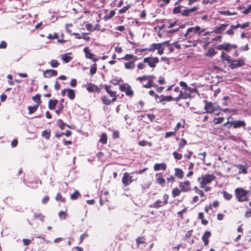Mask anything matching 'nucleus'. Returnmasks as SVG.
Returning a JSON list of instances; mask_svg holds the SVG:
<instances>
[{"instance_id": "24", "label": "nucleus", "mask_w": 251, "mask_h": 251, "mask_svg": "<svg viewBox=\"0 0 251 251\" xmlns=\"http://www.w3.org/2000/svg\"><path fill=\"white\" fill-rule=\"evenodd\" d=\"M236 167L239 169L238 173L239 174H246L247 173V165H244L242 164H238L236 165Z\"/></svg>"}, {"instance_id": "11", "label": "nucleus", "mask_w": 251, "mask_h": 251, "mask_svg": "<svg viewBox=\"0 0 251 251\" xmlns=\"http://www.w3.org/2000/svg\"><path fill=\"white\" fill-rule=\"evenodd\" d=\"M119 89L121 91L125 92L126 96L131 97L134 95V92L131 89V86L127 83L121 85Z\"/></svg>"}, {"instance_id": "47", "label": "nucleus", "mask_w": 251, "mask_h": 251, "mask_svg": "<svg viewBox=\"0 0 251 251\" xmlns=\"http://www.w3.org/2000/svg\"><path fill=\"white\" fill-rule=\"evenodd\" d=\"M173 155L175 159L176 160H180L182 158V155L177 151H174Z\"/></svg>"}, {"instance_id": "2", "label": "nucleus", "mask_w": 251, "mask_h": 251, "mask_svg": "<svg viewBox=\"0 0 251 251\" xmlns=\"http://www.w3.org/2000/svg\"><path fill=\"white\" fill-rule=\"evenodd\" d=\"M102 86L104 87V89L105 90L107 93L111 97H112L111 100H109L106 96H104L101 98L102 102L104 104L108 105L111 103L116 101L117 99V97L118 96V95H117V92L112 90L111 89V86L110 85H105Z\"/></svg>"}, {"instance_id": "43", "label": "nucleus", "mask_w": 251, "mask_h": 251, "mask_svg": "<svg viewBox=\"0 0 251 251\" xmlns=\"http://www.w3.org/2000/svg\"><path fill=\"white\" fill-rule=\"evenodd\" d=\"M40 95L39 94H37L35 96L32 97V100L37 103V105H39L41 103V100H40Z\"/></svg>"}, {"instance_id": "54", "label": "nucleus", "mask_w": 251, "mask_h": 251, "mask_svg": "<svg viewBox=\"0 0 251 251\" xmlns=\"http://www.w3.org/2000/svg\"><path fill=\"white\" fill-rule=\"evenodd\" d=\"M34 218H39L40 220L42 221H44V216L41 213H35L34 214Z\"/></svg>"}, {"instance_id": "22", "label": "nucleus", "mask_w": 251, "mask_h": 251, "mask_svg": "<svg viewBox=\"0 0 251 251\" xmlns=\"http://www.w3.org/2000/svg\"><path fill=\"white\" fill-rule=\"evenodd\" d=\"M175 177L182 179L184 177V172L182 169L178 168H175Z\"/></svg>"}, {"instance_id": "62", "label": "nucleus", "mask_w": 251, "mask_h": 251, "mask_svg": "<svg viewBox=\"0 0 251 251\" xmlns=\"http://www.w3.org/2000/svg\"><path fill=\"white\" fill-rule=\"evenodd\" d=\"M193 231V229L188 230V232L185 234L184 239L186 240L187 238H190L192 236Z\"/></svg>"}, {"instance_id": "18", "label": "nucleus", "mask_w": 251, "mask_h": 251, "mask_svg": "<svg viewBox=\"0 0 251 251\" xmlns=\"http://www.w3.org/2000/svg\"><path fill=\"white\" fill-rule=\"evenodd\" d=\"M167 165L164 163H156L153 166V169L155 171H158L160 170L165 171L167 169Z\"/></svg>"}, {"instance_id": "55", "label": "nucleus", "mask_w": 251, "mask_h": 251, "mask_svg": "<svg viewBox=\"0 0 251 251\" xmlns=\"http://www.w3.org/2000/svg\"><path fill=\"white\" fill-rule=\"evenodd\" d=\"M50 64L52 67L56 68L58 66L59 64L58 63L56 60L53 59L50 61Z\"/></svg>"}, {"instance_id": "58", "label": "nucleus", "mask_w": 251, "mask_h": 251, "mask_svg": "<svg viewBox=\"0 0 251 251\" xmlns=\"http://www.w3.org/2000/svg\"><path fill=\"white\" fill-rule=\"evenodd\" d=\"M58 215L61 219L64 220L66 219L67 213L65 212L61 211L59 213Z\"/></svg>"}, {"instance_id": "32", "label": "nucleus", "mask_w": 251, "mask_h": 251, "mask_svg": "<svg viewBox=\"0 0 251 251\" xmlns=\"http://www.w3.org/2000/svg\"><path fill=\"white\" fill-rule=\"evenodd\" d=\"M181 192H182L181 191V189H179L177 187H175L173 189L172 191V197L175 198L180 195Z\"/></svg>"}, {"instance_id": "14", "label": "nucleus", "mask_w": 251, "mask_h": 251, "mask_svg": "<svg viewBox=\"0 0 251 251\" xmlns=\"http://www.w3.org/2000/svg\"><path fill=\"white\" fill-rule=\"evenodd\" d=\"M193 98V96L190 95V93H187L186 91H180L178 97L174 98V100L178 102L181 99H192Z\"/></svg>"}, {"instance_id": "4", "label": "nucleus", "mask_w": 251, "mask_h": 251, "mask_svg": "<svg viewBox=\"0 0 251 251\" xmlns=\"http://www.w3.org/2000/svg\"><path fill=\"white\" fill-rule=\"evenodd\" d=\"M200 30L201 27L199 25L189 27L184 34L183 37L185 39L195 41L196 35L200 36Z\"/></svg>"}, {"instance_id": "60", "label": "nucleus", "mask_w": 251, "mask_h": 251, "mask_svg": "<svg viewBox=\"0 0 251 251\" xmlns=\"http://www.w3.org/2000/svg\"><path fill=\"white\" fill-rule=\"evenodd\" d=\"M175 135H176V132L175 131H170V132H167L166 133L165 137L166 138H168L171 137L172 136H175Z\"/></svg>"}, {"instance_id": "35", "label": "nucleus", "mask_w": 251, "mask_h": 251, "mask_svg": "<svg viewBox=\"0 0 251 251\" xmlns=\"http://www.w3.org/2000/svg\"><path fill=\"white\" fill-rule=\"evenodd\" d=\"M122 59L126 61L132 59L135 61L137 59V57L136 56H134L132 54H127L124 57H122Z\"/></svg>"}, {"instance_id": "19", "label": "nucleus", "mask_w": 251, "mask_h": 251, "mask_svg": "<svg viewBox=\"0 0 251 251\" xmlns=\"http://www.w3.org/2000/svg\"><path fill=\"white\" fill-rule=\"evenodd\" d=\"M238 10H243L242 13L247 15L251 12V4L248 5L247 8H245L243 4H241L237 7Z\"/></svg>"}, {"instance_id": "20", "label": "nucleus", "mask_w": 251, "mask_h": 251, "mask_svg": "<svg viewBox=\"0 0 251 251\" xmlns=\"http://www.w3.org/2000/svg\"><path fill=\"white\" fill-rule=\"evenodd\" d=\"M211 233L209 231H205L202 236L201 239L204 243V246H207L209 243V238L211 236Z\"/></svg>"}, {"instance_id": "30", "label": "nucleus", "mask_w": 251, "mask_h": 251, "mask_svg": "<svg viewBox=\"0 0 251 251\" xmlns=\"http://www.w3.org/2000/svg\"><path fill=\"white\" fill-rule=\"evenodd\" d=\"M151 185V182L150 180L144 181L141 184V187L142 190H145L150 188Z\"/></svg>"}, {"instance_id": "53", "label": "nucleus", "mask_w": 251, "mask_h": 251, "mask_svg": "<svg viewBox=\"0 0 251 251\" xmlns=\"http://www.w3.org/2000/svg\"><path fill=\"white\" fill-rule=\"evenodd\" d=\"M222 58L225 60H226L229 62H230L231 60H230V57L227 54H226L225 52H222Z\"/></svg>"}, {"instance_id": "57", "label": "nucleus", "mask_w": 251, "mask_h": 251, "mask_svg": "<svg viewBox=\"0 0 251 251\" xmlns=\"http://www.w3.org/2000/svg\"><path fill=\"white\" fill-rule=\"evenodd\" d=\"M86 89L89 92H93L94 91V88H93V85L91 84V83H88L87 82V85L86 86Z\"/></svg>"}, {"instance_id": "34", "label": "nucleus", "mask_w": 251, "mask_h": 251, "mask_svg": "<svg viewBox=\"0 0 251 251\" xmlns=\"http://www.w3.org/2000/svg\"><path fill=\"white\" fill-rule=\"evenodd\" d=\"M99 141L102 144H106L107 142V136L106 133H102Z\"/></svg>"}, {"instance_id": "50", "label": "nucleus", "mask_w": 251, "mask_h": 251, "mask_svg": "<svg viewBox=\"0 0 251 251\" xmlns=\"http://www.w3.org/2000/svg\"><path fill=\"white\" fill-rule=\"evenodd\" d=\"M250 25V22H245L242 24H239V28L240 27L242 29L246 28L248 27H249Z\"/></svg>"}, {"instance_id": "16", "label": "nucleus", "mask_w": 251, "mask_h": 251, "mask_svg": "<svg viewBox=\"0 0 251 251\" xmlns=\"http://www.w3.org/2000/svg\"><path fill=\"white\" fill-rule=\"evenodd\" d=\"M204 101L205 102L204 109L206 113L211 114L217 110V107L213 103L211 102H207L206 100Z\"/></svg>"}, {"instance_id": "51", "label": "nucleus", "mask_w": 251, "mask_h": 251, "mask_svg": "<svg viewBox=\"0 0 251 251\" xmlns=\"http://www.w3.org/2000/svg\"><path fill=\"white\" fill-rule=\"evenodd\" d=\"M57 123L58 124V126L61 129H64L65 128V126H66V124L64 123L62 120L59 119L57 121Z\"/></svg>"}, {"instance_id": "52", "label": "nucleus", "mask_w": 251, "mask_h": 251, "mask_svg": "<svg viewBox=\"0 0 251 251\" xmlns=\"http://www.w3.org/2000/svg\"><path fill=\"white\" fill-rule=\"evenodd\" d=\"M80 196V194L78 191H75L73 194L71 196V198L72 200L77 199L78 196Z\"/></svg>"}, {"instance_id": "36", "label": "nucleus", "mask_w": 251, "mask_h": 251, "mask_svg": "<svg viewBox=\"0 0 251 251\" xmlns=\"http://www.w3.org/2000/svg\"><path fill=\"white\" fill-rule=\"evenodd\" d=\"M73 35H75L76 38L77 39H84L87 40H89V37L87 36V35L84 33H81V34H79L78 33H73Z\"/></svg>"}, {"instance_id": "13", "label": "nucleus", "mask_w": 251, "mask_h": 251, "mask_svg": "<svg viewBox=\"0 0 251 251\" xmlns=\"http://www.w3.org/2000/svg\"><path fill=\"white\" fill-rule=\"evenodd\" d=\"M217 48L219 50H225L226 51H228L231 50L232 48L234 49H237V46L235 44L231 45L229 43H224L222 44L218 45Z\"/></svg>"}, {"instance_id": "21", "label": "nucleus", "mask_w": 251, "mask_h": 251, "mask_svg": "<svg viewBox=\"0 0 251 251\" xmlns=\"http://www.w3.org/2000/svg\"><path fill=\"white\" fill-rule=\"evenodd\" d=\"M198 9V7L194 6L192 8L184 9L181 12V15L183 16H188L190 13L196 11Z\"/></svg>"}, {"instance_id": "46", "label": "nucleus", "mask_w": 251, "mask_h": 251, "mask_svg": "<svg viewBox=\"0 0 251 251\" xmlns=\"http://www.w3.org/2000/svg\"><path fill=\"white\" fill-rule=\"evenodd\" d=\"M224 117L215 118L213 119V122L215 125L220 124L224 121Z\"/></svg>"}, {"instance_id": "12", "label": "nucleus", "mask_w": 251, "mask_h": 251, "mask_svg": "<svg viewBox=\"0 0 251 251\" xmlns=\"http://www.w3.org/2000/svg\"><path fill=\"white\" fill-rule=\"evenodd\" d=\"M245 65L244 59L240 58L238 60H231L229 67L232 69H234L236 68L242 67Z\"/></svg>"}, {"instance_id": "3", "label": "nucleus", "mask_w": 251, "mask_h": 251, "mask_svg": "<svg viewBox=\"0 0 251 251\" xmlns=\"http://www.w3.org/2000/svg\"><path fill=\"white\" fill-rule=\"evenodd\" d=\"M232 118L231 116L228 117L227 122L223 125V127H226L229 129L232 126L233 128H240L241 127H245L246 126V123L244 120H232L230 121L229 119Z\"/></svg>"}, {"instance_id": "48", "label": "nucleus", "mask_w": 251, "mask_h": 251, "mask_svg": "<svg viewBox=\"0 0 251 251\" xmlns=\"http://www.w3.org/2000/svg\"><path fill=\"white\" fill-rule=\"evenodd\" d=\"M223 197L226 200L228 201L230 200L232 198V195L226 191L223 192Z\"/></svg>"}, {"instance_id": "28", "label": "nucleus", "mask_w": 251, "mask_h": 251, "mask_svg": "<svg viewBox=\"0 0 251 251\" xmlns=\"http://www.w3.org/2000/svg\"><path fill=\"white\" fill-rule=\"evenodd\" d=\"M58 102L57 100H50L49 101V108L50 110H53L55 108L56 105Z\"/></svg>"}, {"instance_id": "1", "label": "nucleus", "mask_w": 251, "mask_h": 251, "mask_svg": "<svg viewBox=\"0 0 251 251\" xmlns=\"http://www.w3.org/2000/svg\"><path fill=\"white\" fill-rule=\"evenodd\" d=\"M159 62V58L157 57H147L143 59V62L139 63L137 65V67L138 70H142L146 68L147 66L146 64H147L150 68L154 69Z\"/></svg>"}, {"instance_id": "49", "label": "nucleus", "mask_w": 251, "mask_h": 251, "mask_svg": "<svg viewBox=\"0 0 251 251\" xmlns=\"http://www.w3.org/2000/svg\"><path fill=\"white\" fill-rule=\"evenodd\" d=\"M42 136L47 139H49L50 137V130H45L42 132Z\"/></svg>"}, {"instance_id": "25", "label": "nucleus", "mask_w": 251, "mask_h": 251, "mask_svg": "<svg viewBox=\"0 0 251 251\" xmlns=\"http://www.w3.org/2000/svg\"><path fill=\"white\" fill-rule=\"evenodd\" d=\"M83 51L85 53L86 58L92 59L94 61V55L90 51L88 47H85Z\"/></svg>"}, {"instance_id": "42", "label": "nucleus", "mask_w": 251, "mask_h": 251, "mask_svg": "<svg viewBox=\"0 0 251 251\" xmlns=\"http://www.w3.org/2000/svg\"><path fill=\"white\" fill-rule=\"evenodd\" d=\"M185 91H186L187 93H190V95H191L193 93H199L197 89L191 88L189 86H188V87H187L186 89L185 90Z\"/></svg>"}, {"instance_id": "10", "label": "nucleus", "mask_w": 251, "mask_h": 251, "mask_svg": "<svg viewBox=\"0 0 251 251\" xmlns=\"http://www.w3.org/2000/svg\"><path fill=\"white\" fill-rule=\"evenodd\" d=\"M155 183L160 186L162 188L166 186V180L163 177L162 173H156L155 174Z\"/></svg>"}, {"instance_id": "23", "label": "nucleus", "mask_w": 251, "mask_h": 251, "mask_svg": "<svg viewBox=\"0 0 251 251\" xmlns=\"http://www.w3.org/2000/svg\"><path fill=\"white\" fill-rule=\"evenodd\" d=\"M57 75V71L54 70H47L44 74V77L47 78H49L51 76H56Z\"/></svg>"}, {"instance_id": "45", "label": "nucleus", "mask_w": 251, "mask_h": 251, "mask_svg": "<svg viewBox=\"0 0 251 251\" xmlns=\"http://www.w3.org/2000/svg\"><path fill=\"white\" fill-rule=\"evenodd\" d=\"M61 59L65 62V63H68L72 59V57L70 56H68L67 54L63 55L61 57Z\"/></svg>"}, {"instance_id": "59", "label": "nucleus", "mask_w": 251, "mask_h": 251, "mask_svg": "<svg viewBox=\"0 0 251 251\" xmlns=\"http://www.w3.org/2000/svg\"><path fill=\"white\" fill-rule=\"evenodd\" d=\"M56 200L57 201H60L62 202H65V199L62 198L61 194L58 193L56 196Z\"/></svg>"}, {"instance_id": "17", "label": "nucleus", "mask_w": 251, "mask_h": 251, "mask_svg": "<svg viewBox=\"0 0 251 251\" xmlns=\"http://www.w3.org/2000/svg\"><path fill=\"white\" fill-rule=\"evenodd\" d=\"M228 25V24H221L219 26L215 27L212 32L216 34H221L226 30Z\"/></svg>"}, {"instance_id": "33", "label": "nucleus", "mask_w": 251, "mask_h": 251, "mask_svg": "<svg viewBox=\"0 0 251 251\" xmlns=\"http://www.w3.org/2000/svg\"><path fill=\"white\" fill-rule=\"evenodd\" d=\"M198 219L201 220V222L202 225L205 226L207 225L208 222L207 220L204 219V214L202 212H199L198 214Z\"/></svg>"}, {"instance_id": "8", "label": "nucleus", "mask_w": 251, "mask_h": 251, "mask_svg": "<svg viewBox=\"0 0 251 251\" xmlns=\"http://www.w3.org/2000/svg\"><path fill=\"white\" fill-rule=\"evenodd\" d=\"M169 195L165 194L162 198V200H158L150 205V207H153L158 209L160 207L164 206L168 203Z\"/></svg>"}, {"instance_id": "40", "label": "nucleus", "mask_w": 251, "mask_h": 251, "mask_svg": "<svg viewBox=\"0 0 251 251\" xmlns=\"http://www.w3.org/2000/svg\"><path fill=\"white\" fill-rule=\"evenodd\" d=\"M131 7L130 4H127L126 6H124L122 9L119 10V14H123L126 12Z\"/></svg>"}, {"instance_id": "61", "label": "nucleus", "mask_w": 251, "mask_h": 251, "mask_svg": "<svg viewBox=\"0 0 251 251\" xmlns=\"http://www.w3.org/2000/svg\"><path fill=\"white\" fill-rule=\"evenodd\" d=\"M63 108V106L62 104L60 103L59 105L58 106V109L55 110V113L59 115L60 113V112L62 111V109Z\"/></svg>"}, {"instance_id": "27", "label": "nucleus", "mask_w": 251, "mask_h": 251, "mask_svg": "<svg viewBox=\"0 0 251 251\" xmlns=\"http://www.w3.org/2000/svg\"><path fill=\"white\" fill-rule=\"evenodd\" d=\"M160 97V99L159 101V102H162L164 101H171L173 100H174V98H173L171 96H165L161 95Z\"/></svg>"}, {"instance_id": "44", "label": "nucleus", "mask_w": 251, "mask_h": 251, "mask_svg": "<svg viewBox=\"0 0 251 251\" xmlns=\"http://www.w3.org/2000/svg\"><path fill=\"white\" fill-rule=\"evenodd\" d=\"M156 86V85L155 84L153 83V81L152 80H148V82L147 83L144 85V87L150 88L151 87H155Z\"/></svg>"}, {"instance_id": "39", "label": "nucleus", "mask_w": 251, "mask_h": 251, "mask_svg": "<svg viewBox=\"0 0 251 251\" xmlns=\"http://www.w3.org/2000/svg\"><path fill=\"white\" fill-rule=\"evenodd\" d=\"M115 14V10H111L109 14L106 15L104 17V19L105 21H107L109 19H110L111 18H112Z\"/></svg>"}, {"instance_id": "38", "label": "nucleus", "mask_w": 251, "mask_h": 251, "mask_svg": "<svg viewBox=\"0 0 251 251\" xmlns=\"http://www.w3.org/2000/svg\"><path fill=\"white\" fill-rule=\"evenodd\" d=\"M216 53L217 52L215 51V49L211 48L208 50L205 54V55L208 57H212L214 56Z\"/></svg>"}, {"instance_id": "5", "label": "nucleus", "mask_w": 251, "mask_h": 251, "mask_svg": "<svg viewBox=\"0 0 251 251\" xmlns=\"http://www.w3.org/2000/svg\"><path fill=\"white\" fill-rule=\"evenodd\" d=\"M235 196L239 202H244L248 201L249 190H246L242 187H238L234 191Z\"/></svg>"}, {"instance_id": "29", "label": "nucleus", "mask_w": 251, "mask_h": 251, "mask_svg": "<svg viewBox=\"0 0 251 251\" xmlns=\"http://www.w3.org/2000/svg\"><path fill=\"white\" fill-rule=\"evenodd\" d=\"M124 65L125 68L126 69H133L135 67V64L134 61L126 62Z\"/></svg>"}, {"instance_id": "6", "label": "nucleus", "mask_w": 251, "mask_h": 251, "mask_svg": "<svg viewBox=\"0 0 251 251\" xmlns=\"http://www.w3.org/2000/svg\"><path fill=\"white\" fill-rule=\"evenodd\" d=\"M216 179V176L213 174H205L201 175V177L198 178L200 183V187H204L205 185L210 183Z\"/></svg>"}, {"instance_id": "64", "label": "nucleus", "mask_w": 251, "mask_h": 251, "mask_svg": "<svg viewBox=\"0 0 251 251\" xmlns=\"http://www.w3.org/2000/svg\"><path fill=\"white\" fill-rule=\"evenodd\" d=\"M181 13V9L180 6H178L177 7H175L173 9V13L174 14H177Z\"/></svg>"}, {"instance_id": "9", "label": "nucleus", "mask_w": 251, "mask_h": 251, "mask_svg": "<svg viewBox=\"0 0 251 251\" xmlns=\"http://www.w3.org/2000/svg\"><path fill=\"white\" fill-rule=\"evenodd\" d=\"M137 248L141 250H143L147 247L148 243L146 242V238L145 236L138 237L136 239Z\"/></svg>"}, {"instance_id": "37", "label": "nucleus", "mask_w": 251, "mask_h": 251, "mask_svg": "<svg viewBox=\"0 0 251 251\" xmlns=\"http://www.w3.org/2000/svg\"><path fill=\"white\" fill-rule=\"evenodd\" d=\"M67 96L71 100H74L75 98V94L73 90L67 89Z\"/></svg>"}, {"instance_id": "26", "label": "nucleus", "mask_w": 251, "mask_h": 251, "mask_svg": "<svg viewBox=\"0 0 251 251\" xmlns=\"http://www.w3.org/2000/svg\"><path fill=\"white\" fill-rule=\"evenodd\" d=\"M162 45L160 43H153L150 46L149 48V51H154L155 50H159L161 48Z\"/></svg>"}, {"instance_id": "41", "label": "nucleus", "mask_w": 251, "mask_h": 251, "mask_svg": "<svg viewBox=\"0 0 251 251\" xmlns=\"http://www.w3.org/2000/svg\"><path fill=\"white\" fill-rule=\"evenodd\" d=\"M38 106H39V105H37V104L36 105H34L33 106H28V109L29 110V114H31L34 113L38 109Z\"/></svg>"}, {"instance_id": "7", "label": "nucleus", "mask_w": 251, "mask_h": 251, "mask_svg": "<svg viewBox=\"0 0 251 251\" xmlns=\"http://www.w3.org/2000/svg\"><path fill=\"white\" fill-rule=\"evenodd\" d=\"M133 174V173H124L122 178V182L124 188H126L133 181H136L137 178H133V177L131 176V174Z\"/></svg>"}, {"instance_id": "56", "label": "nucleus", "mask_w": 251, "mask_h": 251, "mask_svg": "<svg viewBox=\"0 0 251 251\" xmlns=\"http://www.w3.org/2000/svg\"><path fill=\"white\" fill-rule=\"evenodd\" d=\"M186 211V208H184L181 211H178L177 214L178 216L181 219H183V214L185 213Z\"/></svg>"}, {"instance_id": "31", "label": "nucleus", "mask_w": 251, "mask_h": 251, "mask_svg": "<svg viewBox=\"0 0 251 251\" xmlns=\"http://www.w3.org/2000/svg\"><path fill=\"white\" fill-rule=\"evenodd\" d=\"M187 141L184 139L181 138L178 143V147L177 149L178 151H181L184 147L187 144Z\"/></svg>"}, {"instance_id": "15", "label": "nucleus", "mask_w": 251, "mask_h": 251, "mask_svg": "<svg viewBox=\"0 0 251 251\" xmlns=\"http://www.w3.org/2000/svg\"><path fill=\"white\" fill-rule=\"evenodd\" d=\"M190 184V182L189 180H186L179 182V186L182 192H187L191 191Z\"/></svg>"}, {"instance_id": "63", "label": "nucleus", "mask_w": 251, "mask_h": 251, "mask_svg": "<svg viewBox=\"0 0 251 251\" xmlns=\"http://www.w3.org/2000/svg\"><path fill=\"white\" fill-rule=\"evenodd\" d=\"M167 181L168 183L171 182L172 183L176 181L175 177L173 175H171L170 177L167 178Z\"/></svg>"}]
</instances>
